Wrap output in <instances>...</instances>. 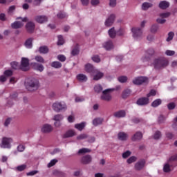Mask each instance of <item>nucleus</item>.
I'll use <instances>...</instances> for the list:
<instances>
[{
    "label": "nucleus",
    "instance_id": "obj_1",
    "mask_svg": "<svg viewBox=\"0 0 177 177\" xmlns=\"http://www.w3.org/2000/svg\"><path fill=\"white\" fill-rule=\"evenodd\" d=\"M169 64V62L165 57H160L155 59L153 61V67L156 70H162L165 68Z\"/></svg>",
    "mask_w": 177,
    "mask_h": 177
},
{
    "label": "nucleus",
    "instance_id": "obj_2",
    "mask_svg": "<svg viewBox=\"0 0 177 177\" xmlns=\"http://www.w3.org/2000/svg\"><path fill=\"white\" fill-rule=\"evenodd\" d=\"M39 88V81L37 79L32 78L26 82V89L30 92L37 91Z\"/></svg>",
    "mask_w": 177,
    "mask_h": 177
},
{
    "label": "nucleus",
    "instance_id": "obj_3",
    "mask_svg": "<svg viewBox=\"0 0 177 177\" xmlns=\"http://www.w3.org/2000/svg\"><path fill=\"white\" fill-rule=\"evenodd\" d=\"M21 19V21H16L15 22H14L13 24H12L11 27L12 28H21V27H23L24 26V23H27V21H28V18L27 17L21 18V17H17V20H19Z\"/></svg>",
    "mask_w": 177,
    "mask_h": 177
},
{
    "label": "nucleus",
    "instance_id": "obj_4",
    "mask_svg": "<svg viewBox=\"0 0 177 177\" xmlns=\"http://www.w3.org/2000/svg\"><path fill=\"white\" fill-rule=\"evenodd\" d=\"M172 161H177V155L170 157L167 162L163 165V172L168 174V172H171V171H172V166L169 165Z\"/></svg>",
    "mask_w": 177,
    "mask_h": 177
},
{
    "label": "nucleus",
    "instance_id": "obj_5",
    "mask_svg": "<svg viewBox=\"0 0 177 177\" xmlns=\"http://www.w3.org/2000/svg\"><path fill=\"white\" fill-rule=\"evenodd\" d=\"M11 143H13V139H12V138L4 137L1 140L0 147H1V149H10V147H12Z\"/></svg>",
    "mask_w": 177,
    "mask_h": 177
},
{
    "label": "nucleus",
    "instance_id": "obj_6",
    "mask_svg": "<svg viewBox=\"0 0 177 177\" xmlns=\"http://www.w3.org/2000/svg\"><path fill=\"white\" fill-rule=\"evenodd\" d=\"M53 109L54 111H57V113H59V111H62V110H66L67 105L64 102H55L53 104Z\"/></svg>",
    "mask_w": 177,
    "mask_h": 177
},
{
    "label": "nucleus",
    "instance_id": "obj_7",
    "mask_svg": "<svg viewBox=\"0 0 177 177\" xmlns=\"http://www.w3.org/2000/svg\"><path fill=\"white\" fill-rule=\"evenodd\" d=\"M131 32H133L134 39H140V38L143 37V31L142 30V28H132Z\"/></svg>",
    "mask_w": 177,
    "mask_h": 177
},
{
    "label": "nucleus",
    "instance_id": "obj_8",
    "mask_svg": "<svg viewBox=\"0 0 177 177\" xmlns=\"http://www.w3.org/2000/svg\"><path fill=\"white\" fill-rule=\"evenodd\" d=\"M155 51L153 48H149L145 51V55L141 58V60L143 63H146V62H149L150 60V57L154 55Z\"/></svg>",
    "mask_w": 177,
    "mask_h": 177
},
{
    "label": "nucleus",
    "instance_id": "obj_9",
    "mask_svg": "<svg viewBox=\"0 0 177 177\" xmlns=\"http://www.w3.org/2000/svg\"><path fill=\"white\" fill-rule=\"evenodd\" d=\"M20 68L22 71H28L30 70V60L28 58L22 57Z\"/></svg>",
    "mask_w": 177,
    "mask_h": 177
},
{
    "label": "nucleus",
    "instance_id": "obj_10",
    "mask_svg": "<svg viewBox=\"0 0 177 177\" xmlns=\"http://www.w3.org/2000/svg\"><path fill=\"white\" fill-rule=\"evenodd\" d=\"M149 78L147 77H137L133 80L134 85H142V84H148Z\"/></svg>",
    "mask_w": 177,
    "mask_h": 177
},
{
    "label": "nucleus",
    "instance_id": "obj_11",
    "mask_svg": "<svg viewBox=\"0 0 177 177\" xmlns=\"http://www.w3.org/2000/svg\"><path fill=\"white\" fill-rule=\"evenodd\" d=\"M111 88H107L102 91V95H101L102 100H105V102H110L111 100Z\"/></svg>",
    "mask_w": 177,
    "mask_h": 177
},
{
    "label": "nucleus",
    "instance_id": "obj_12",
    "mask_svg": "<svg viewBox=\"0 0 177 177\" xmlns=\"http://www.w3.org/2000/svg\"><path fill=\"white\" fill-rule=\"evenodd\" d=\"M92 74L93 75V80L94 81H99V80H102L104 77V73L99 69H95Z\"/></svg>",
    "mask_w": 177,
    "mask_h": 177
},
{
    "label": "nucleus",
    "instance_id": "obj_13",
    "mask_svg": "<svg viewBox=\"0 0 177 177\" xmlns=\"http://www.w3.org/2000/svg\"><path fill=\"white\" fill-rule=\"evenodd\" d=\"M149 103H150V100L147 97H140L136 102L138 106H147Z\"/></svg>",
    "mask_w": 177,
    "mask_h": 177
},
{
    "label": "nucleus",
    "instance_id": "obj_14",
    "mask_svg": "<svg viewBox=\"0 0 177 177\" xmlns=\"http://www.w3.org/2000/svg\"><path fill=\"white\" fill-rule=\"evenodd\" d=\"M145 165H146V160H141L135 164L134 169H136V171H142V169L145 168Z\"/></svg>",
    "mask_w": 177,
    "mask_h": 177
},
{
    "label": "nucleus",
    "instance_id": "obj_15",
    "mask_svg": "<svg viewBox=\"0 0 177 177\" xmlns=\"http://www.w3.org/2000/svg\"><path fill=\"white\" fill-rule=\"evenodd\" d=\"M114 20H115V15L113 14H111L105 21V26L106 27H110L113 26L114 24Z\"/></svg>",
    "mask_w": 177,
    "mask_h": 177
},
{
    "label": "nucleus",
    "instance_id": "obj_16",
    "mask_svg": "<svg viewBox=\"0 0 177 177\" xmlns=\"http://www.w3.org/2000/svg\"><path fill=\"white\" fill-rule=\"evenodd\" d=\"M35 21H37V23H39V24H42L48 21V17L45 15H37L35 17Z\"/></svg>",
    "mask_w": 177,
    "mask_h": 177
},
{
    "label": "nucleus",
    "instance_id": "obj_17",
    "mask_svg": "<svg viewBox=\"0 0 177 177\" xmlns=\"http://www.w3.org/2000/svg\"><path fill=\"white\" fill-rule=\"evenodd\" d=\"M31 66L32 68H34V70H36L37 71H39L40 73H42V71L45 70V67H44V65L37 62L32 63Z\"/></svg>",
    "mask_w": 177,
    "mask_h": 177
},
{
    "label": "nucleus",
    "instance_id": "obj_18",
    "mask_svg": "<svg viewBox=\"0 0 177 177\" xmlns=\"http://www.w3.org/2000/svg\"><path fill=\"white\" fill-rule=\"evenodd\" d=\"M26 28L28 32H34L35 30V24L32 21H28L26 25Z\"/></svg>",
    "mask_w": 177,
    "mask_h": 177
},
{
    "label": "nucleus",
    "instance_id": "obj_19",
    "mask_svg": "<svg viewBox=\"0 0 177 177\" xmlns=\"http://www.w3.org/2000/svg\"><path fill=\"white\" fill-rule=\"evenodd\" d=\"M52 131H53V127H52L50 124H46L41 127V132L44 133H49V132H52Z\"/></svg>",
    "mask_w": 177,
    "mask_h": 177
},
{
    "label": "nucleus",
    "instance_id": "obj_20",
    "mask_svg": "<svg viewBox=\"0 0 177 177\" xmlns=\"http://www.w3.org/2000/svg\"><path fill=\"white\" fill-rule=\"evenodd\" d=\"M116 118H124L127 115V112L124 110L116 111L113 114Z\"/></svg>",
    "mask_w": 177,
    "mask_h": 177
},
{
    "label": "nucleus",
    "instance_id": "obj_21",
    "mask_svg": "<svg viewBox=\"0 0 177 177\" xmlns=\"http://www.w3.org/2000/svg\"><path fill=\"white\" fill-rule=\"evenodd\" d=\"M73 136H75V131L74 130H68L63 136L62 138L64 139H67V138H73Z\"/></svg>",
    "mask_w": 177,
    "mask_h": 177
},
{
    "label": "nucleus",
    "instance_id": "obj_22",
    "mask_svg": "<svg viewBox=\"0 0 177 177\" xmlns=\"http://www.w3.org/2000/svg\"><path fill=\"white\" fill-rule=\"evenodd\" d=\"M143 138V134L140 131L136 132L131 138L133 142H136V140H140Z\"/></svg>",
    "mask_w": 177,
    "mask_h": 177
},
{
    "label": "nucleus",
    "instance_id": "obj_23",
    "mask_svg": "<svg viewBox=\"0 0 177 177\" xmlns=\"http://www.w3.org/2000/svg\"><path fill=\"white\" fill-rule=\"evenodd\" d=\"M92 161V156L91 155H86L82 158L81 162L82 164H89Z\"/></svg>",
    "mask_w": 177,
    "mask_h": 177
},
{
    "label": "nucleus",
    "instance_id": "obj_24",
    "mask_svg": "<svg viewBox=\"0 0 177 177\" xmlns=\"http://www.w3.org/2000/svg\"><path fill=\"white\" fill-rule=\"evenodd\" d=\"M85 70H86V73L93 74V72L96 70V68H95L94 66L91 64H87L85 65Z\"/></svg>",
    "mask_w": 177,
    "mask_h": 177
},
{
    "label": "nucleus",
    "instance_id": "obj_25",
    "mask_svg": "<svg viewBox=\"0 0 177 177\" xmlns=\"http://www.w3.org/2000/svg\"><path fill=\"white\" fill-rule=\"evenodd\" d=\"M76 78L77 80L80 81V82H86L88 81V77H86V75L82 73L78 74L76 76Z\"/></svg>",
    "mask_w": 177,
    "mask_h": 177
},
{
    "label": "nucleus",
    "instance_id": "obj_26",
    "mask_svg": "<svg viewBox=\"0 0 177 177\" xmlns=\"http://www.w3.org/2000/svg\"><path fill=\"white\" fill-rule=\"evenodd\" d=\"M158 7L160 9L165 10V9H167V8H169V2L167 1H162L159 3Z\"/></svg>",
    "mask_w": 177,
    "mask_h": 177
},
{
    "label": "nucleus",
    "instance_id": "obj_27",
    "mask_svg": "<svg viewBox=\"0 0 177 177\" xmlns=\"http://www.w3.org/2000/svg\"><path fill=\"white\" fill-rule=\"evenodd\" d=\"M103 46L106 50H111V49H113V48H114L113 42L111 41L105 42Z\"/></svg>",
    "mask_w": 177,
    "mask_h": 177
},
{
    "label": "nucleus",
    "instance_id": "obj_28",
    "mask_svg": "<svg viewBox=\"0 0 177 177\" xmlns=\"http://www.w3.org/2000/svg\"><path fill=\"white\" fill-rule=\"evenodd\" d=\"M39 52L43 55H46V53L49 52V48H48V46H40L39 48Z\"/></svg>",
    "mask_w": 177,
    "mask_h": 177
},
{
    "label": "nucleus",
    "instance_id": "obj_29",
    "mask_svg": "<svg viewBox=\"0 0 177 177\" xmlns=\"http://www.w3.org/2000/svg\"><path fill=\"white\" fill-rule=\"evenodd\" d=\"M118 138L120 140H126L128 139V134L125 133L124 132H120L118 134Z\"/></svg>",
    "mask_w": 177,
    "mask_h": 177
},
{
    "label": "nucleus",
    "instance_id": "obj_30",
    "mask_svg": "<svg viewBox=\"0 0 177 177\" xmlns=\"http://www.w3.org/2000/svg\"><path fill=\"white\" fill-rule=\"evenodd\" d=\"M102 122L103 118H97L93 120V125H94L95 127H97V125H100Z\"/></svg>",
    "mask_w": 177,
    "mask_h": 177
},
{
    "label": "nucleus",
    "instance_id": "obj_31",
    "mask_svg": "<svg viewBox=\"0 0 177 177\" xmlns=\"http://www.w3.org/2000/svg\"><path fill=\"white\" fill-rule=\"evenodd\" d=\"M161 103H162V100H161V99H156L154 101H153L151 106L154 108L158 107V106H160Z\"/></svg>",
    "mask_w": 177,
    "mask_h": 177
},
{
    "label": "nucleus",
    "instance_id": "obj_32",
    "mask_svg": "<svg viewBox=\"0 0 177 177\" xmlns=\"http://www.w3.org/2000/svg\"><path fill=\"white\" fill-rule=\"evenodd\" d=\"M25 46L28 49H31L32 48V39L29 38L25 41Z\"/></svg>",
    "mask_w": 177,
    "mask_h": 177
},
{
    "label": "nucleus",
    "instance_id": "obj_33",
    "mask_svg": "<svg viewBox=\"0 0 177 177\" xmlns=\"http://www.w3.org/2000/svg\"><path fill=\"white\" fill-rule=\"evenodd\" d=\"M149 8H153V3L145 2L142 5V10H147Z\"/></svg>",
    "mask_w": 177,
    "mask_h": 177
},
{
    "label": "nucleus",
    "instance_id": "obj_34",
    "mask_svg": "<svg viewBox=\"0 0 177 177\" xmlns=\"http://www.w3.org/2000/svg\"><path fill=\"white\" fill-rule=\"evenodd\" d=\"M109 35L110 38H115V35L117 33L115 32V30L114 29V27L110 28L108 31Z\"/></svg>",
    "mask_w": 177,
    "mask_h": 177
},
{
    "label": "nucleus",
    "instance_id": "obj_35",
    "mask_svg": "<svg viewBox=\"0 0 177 177\" xmlns=\"http://www.w3.org/2000/svg\"><path fill=\"white\" fill-rule=\"evenodd\" d=\"M75 128L76 129H77L78 131H82V129H84V128H85V122L75 124Z\"/></svg>",
    "mask_w": 177,
    "mask_h": 177
},
{
    "label": "nucleus",
    "instance_id": "obj_36",
    "mask_svg": "<svg viewBox=\"0 0 177 177\" xmlns=\"http://www.w3.org/2000/svg\"><path fill=\"white\" fill-rule=\"evenodd\" d=\"M27 169V165H21L15 167V171H18L19 172H22L24 169Z\"/></svg>",
    "mask_w": 177,
    "mask_h": 177
},
{
    "label": "nucleus",
    "instance_id": "obj_37",
    "mask_svg": "<svg viewBox=\"0 0 177 177\" xmlns=\"http://www.w3.org/2000/svg\"><path fill=\"white\" fill-rule=\"evenodd\" d=\"M51 67H53L54 68H62V63L57 61L53 62L51 63Z\"/></svg>",
    "mask_w": 177,
    "mask_h": 177
},
{
    "label": "nucleus",
    "instance_id": "obj_38",
    "mask_svg": "<svg viewBox=\"0 0 177 177\" xmlns=\"http://www.w3.org/2000/svg\"><path fill=\"white\" fill-rule=\"evenodd\" d=\"M80 53V47L77 45L71 51L72 56H77Z\"/></svg>",
    "mask_w": 177,
    "mask_h": 177
},
{
    "label": "nucleus",
    "instance_id": "obj_39",
    "mask_svg": "<svg viewBox=\"0 0 177 177\" xmlns=\"http://www.w3.org/2000/svg\"><path fill=\"white\" fill-rule=\"evenodd\" d=\"M131 92L132 91H131V89H129V88L124 90L122 93L123 99H127V97H128V96H129V95H131Z\"/></svg>",
    "mask_w": 177,
    "mask_h": 177
},
{
    "label": "nucleus",
    "instance_id": "obj_40",
    "mask_svg": "<svg viewBox=\"0 0 177 177\" xmlns=\"http://www.w3.org/2000/svg\"><path fill=\"white\" fill-rule=\"evenodd\" d=\"M94 91L96 93H100L103 91V87L100 84H96L94 86Z\"/></svg>",
    "mask_w": 177,
    "mask_h": 177
},
{
    "label": "nucleus",
    "instance_id": "obj_41",
    "mask_svg": "<svg viewBox=\"0 0 177 177\" xmlns=\"http://www.w3.org/2000/svg\"><path fill=\"white\" fill-rule=\"evenodd\" d=\"M35 60L37 62V63H45V59L41 55L36 56Z\"/></svg>",
    "mask_w": 177,
    "mask_h": 177
},
{
    "label": "nucleus",
    "instance_id": "obj_42",
    "mask_svg": "<svg viewBox=\"0 0 177 177\" xmlns=\"http://www.w3.org/2000/svg\"><path fill=\"white\" fill-rule=\"evenodd\" d=\"M175 35V33H174V32H169L168 33V37L166 39V41L167 42H169V41H172V39H174V37Z\"/></svg>",
    "mask_w": 177,
    "mask_h": 177
},
{
    "label": "nucleus",
    "instance_id": "obj_43",
    "mask_svg": "<svg viewBox=\"0 0 177 177\" xmlns=\"http://www.w3.org/2000/svg\"><path fill=\"white\" fill-rule=\"evenodd\" d=\"M84 153H91V149L87 148H82L78 151V154H84Z\"/></svg>",
    "mask_w": 177,
    "mask_h": 177
},
{
    "label": "nucleus",
    "instance_id": "obj_44",
    "mask_svg": "<svg viewBox=\"0 0 177 177\" xmlns=\"http://www.w3.org/2000/svg\"><path fill=\"white\" fill-rule=\"evenodd\" d=\"M57 162V159H53L50 161V162L47 165L48 168H51V167H53V165H56V163Z\"/></svg>",
    "mask_w": 177,
    "mask_h": 177
},
{
    "label": "nucleus",
    "instance_id": "obj_45",
    "mask_svg": "<svg viewBox=\"0 0 177 177\" xmlns=\"http://www.w3.org/2000/svg\"><path fill=\"white\" fill-rule=\"evenodd\" d=\"M160 17H162V19H167V17H169L171 16V12H163L160 13L159 15Z\"/></svg>",
    "mask_w": 177,
    "mask_h": 177
},
{
    "label": "nucleus",
    "instance_id": "obj_46",
    "mask_svg": "<svg viewBox=\"0 0 177 177\" xmlns=\"http://www.w3.org/2000/svg\"><path fill=\"white\" fill-rule=\"evenodd\" d=\"M119 82L124 84V82H127L128 81V77L127 76H120L118 78Z\"/></svg>",
    "mask_w": 177,
    "mask_h": 177
},
{
    "label": "nucleus",
    "instance_id": "obj_47",
    "mask_svg": "<svg viewBox=\"0 0 177 177\" xmlns=\"http://www.w3.org/2000/svg\"><path fill=\"white\" fill-rule=\"evenodd\" d=\"M157 31H158V25H153L151 27V32L156 34Z\"/></svg>",
    "mask_w": 177,
    "mask_h": 177
},
{
    "label": "nucleus",
    "instance_id": "obj_48",
    "mask_svg": "<svg viewBox=\"0 0 177 177\" xmlns=\"http://www.w3.org/2000/svg\"><path fill=\"white\" fill-rule=\"evenodd\" d=\"M64 39H63V36L58 35L57 45H64Z\"/></svg>",
    "mask_w": 177,
    "mask_h": 177
},
{
    "label": "nucleus",
    "instance_id": "obj_49",
    "mask_svg": "<svg viewBox=\"0 0 177 177\" xmlns=\"http://www.w3.org/2000/svg\"><path fill=\"white\" fill-rule=\"evenodd\" d=\"M6 77H12L13 75V71L12 70H6L3 73Z\"/></svg>",
    "mask_w": 177,
    "mask_h": 177
},
{
    "label": "nucleus",
    "instance_id": "obj_50",
    "mask_svg": "<svg viewBox=\"0 0 177 177\" xmlns=\"http://www.w3.org/2000/svg\"><path fill=\"white\" fill-rule=\"evenodd\" d=\"M160 138H161V131H158L153 135V138L156 140H158V139H160Z\"/></svg>",
    "mask_w": 177,
    "mask_h": 177
},
{
    "label": "nucleus",
    "instance_id": "obj_51",
    "mask_svg": "<svg viewBox=\"0 0 177 177\" xmlns=\"http://www.w3.org/2000/svg\"><path fill=\"white\" fill-rule=\"evenodd\" d=\"M54 121H62L63 120V115L58 114L55 115L53 118Z\"/></svg>",
    "mask_w": 177,
    "mask_h": 177
},
{
    "label": "nucleus",
    "instance_id": "obj_52",
    "mask_svg": "<svg viewBox=\"0 0 177 177\" xmlns=\"http://www.w3.org/2000/svg\"><path fill=\"white\" fill-rule=\"evenodd\" d=\"M12 68L14 70H17L19 68V63L17 62H12L10 63Z\"/></svg>",
    "mask_w": 177,
    "mask_h": 177
},
{
    "label": "nucleus",
    "instance_id": "obj_53",
    "mask_svg": "<svg viewBox=\"0 0 177 177\" xmlns=\"http://www.w3.org/2000/svg\"><path fill=\"white\" fill-rule=\"evenodd\" d=\"M157 91L156 90H151L150 92L147 95V97L149 99L150 96H156Z\"/></svg>",
    "mask_w": 177,
    "mask_h": 177
},
{
    "label": "nucleus",
    "instance_id": "obj_54",
    "mask_svg": "<svg viewBox=\"0 0 177 177\" xmlns=\"http://www.w3.org/2000/svg\"><path fill=\"white\" fill-rule=\"evenodd\" d=\"M92 60L94 61L95 63H100V57H99V55L93 56Z\"/></svg>",
    "mask_w": 177,
    "mask_h": 177
},
{
    "label": "nucleus",
    "instance_id": "obj_55",
    "mask_svg": "<svg viewBox=\"0 0 177 177\" xmlns=\"http://www.w3.org/2000/svg\"><path fill=\"white\" fill-rule=\"evenodd\" d=\"M165 53L167 56H174V55H175V51L171 50H167Z\"/></svg>",
    "mask_w": 177,
    "mask_h": 177
},
{
    "label": "nucleus",
    "instance_id": "obj_56",
    "mask_svg": "<svg viewBox=\"0 0 177 177\" xmlns=\"http://www.w3.org/2000/svg\"><path fill=\"white\" fill-rule=\"evenodd\" d=\"M88 138V135L86 134H80L77 137V140H83V139H86Z\"/></svg>",
    "mask_w": 177,
    "mask_h": 177
},
{
    "label": "nucleus",
    "instance_id": "obj_57",
    "mask_svg": "<svg viewBox=\"0 0 177 177\" xmlns=\"http://www.w3.org/2000/svg\"><path fill=\"white\" fill-rule=\"evenodd\" d=\"M136 161V157L131 156L127 160L128 164H132V162H135Z\"/></svg>",
    "mask_w": 177,
    "mask_h": 177
},
{
    "label": "nucleus",
    "instance_id": "obj_58",
    "mask_svg": "<svg viewBox=\"0 0 177 177\" xmlns=\"http://www.w3.org/2000/svg\"><path fill=\"white\" fill-rule=\"evenodd\" d=\"M38 174V171L34 170L30 172L26 173L27 176H34V175H37Z\"/></svg>",
    "mask_w": 177,
    "mask_h": 177
},
{
    "label": "nucleus",
    "instance_id": "obj_59",
    "mask_svg": "<svg viewBox=\"0 0 177 177\" xmlns=\"http://www.w3.org/2000/svg\"><path fill=\"white\" fill-rule=\"evenodd\" d=\"M165 121V117L163 115H160L158 119V124H162Z\"/></svg>",
    "mask_w": 177,
    "mask_h": 177
},
{
    "label": "nucleus",
    "instance_id": "obj_60",
    "mask_svg": "<svg viewBox=\"0 0 177 177\" xmlns=\"http://www.w3.org/2000/svg\"><path fill=\"white\" fill-rule=\"evenodd\" d=\"M57 59L59 60V62H66V56L63 55H57Z\"/></svg>",
    "mask_w": 177,
    "mask_h": 177
},
{
    "label": "nucleus",
    "instance_id": "obj_61",
    "mask_svg": "<svg viewBox=\"0 0 177 177\" xmlns=\"http://www.w3.org/2000/svg\"><path fill=\"white\" fill-rule=\"evenodd\" d=\"M175 107H176V105H175V103L174 102H171L167 105V109H169V110H174Z\"/></svg>",
    "mask_w": 177,
    "mask_h": 177
},
{
    "label": "nucleus",
    "instance_id": "obj_62",
    "mask_svg": "<svg viewBox=\"0 0 177 177\" xmlns=\"http://www.w3.org/2000/svg\"><path fill=\"white\" fill-rule=\"evenodd\" d=\"M131 156V151H127L126 152L122 153L123 158H128Z\"/></svg>",
    "mask_w": 177,
    "mask_h": 177
},
{
    "label": "nucleus",
    "instance_id": "obj_63",
    "mask_svg": "<svg viewBox=\"0 0 177 177\" xmlns=\"http://www.w3.org/2000/svg\"><path fill=\"white\" fill-rule=\"evenodd\" d=\"M109 6H111V8H114L115 5H117V0H109Z\"/></svg>",
    "mask_w": 177,
    "mask_h": 177
},
{
    "label": "nucleus",
    "instance_id": "obj_64",
    "mask_svg": "<svg viewBox=\"0 0 177 177\" xmlns=\"http://www.w3.org/2000/svg\"><path fill=\"white\" fill-rule=\"evenodd\" d=\"M26 149V147H24V145H19L18 147H17V150L20 152H22L24 150Z\"/></svg>",
    "mask_w": 177,
    "mask_h": 177
}]
</instances>
